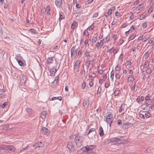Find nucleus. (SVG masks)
Returning <instances> with one entry per match:
<instances>
[{"mask_svg": "<svg viewBox=\"0 0 154 154\" xmlns=\"http://www.w3.org/2000/svg\"><path fill=\"white\" fill-rule=\"evenodd\" d=\"M77 49H75V47L73 46L71 50V57H74L75 58L77 56Z\"/></svg>", "mask_w": 154, "mask_h": 154, "instance_id": "obj_4", "label": "nucleus"}, {"mask_svg": "<svg viewBox=\"0 0 154 154\" xmlns=\"http://www.w3.org/2000/svg\"><path fill=\"white\" fill-rule=\"evenodd\" d=\"M122 122L120 119H118L117 121V124L118 125H120L122 124Z\"/></svg>", "mask_w": 154, "mask_h": 154, "instance_id": "obj_57", "label": "nucleus"}, {"mask_svg": "<svg viewBox=\"0 0 154 154\" xmlns=\"http://www.w3.org/2000/svg\"><path fill=\"white\" fill-rule=\"evenodd\" d=\"M97 38L96 37H93L92 38V41L93 42H95L97 40Z\"/></svg>", "mask_w": 154, "mask_h": 154, "instance_id": "obj_46", "label": "nucleus"}, {"mask_svg": "<svg viewBox=\"0 0 154 154\" xmlns=\"http://www.w3.org/2000/svg\"><path fill=\"white\" fill-rule=\"evenodd\" d=\"M59 78V77L58 76H57L55 77L54 81L52 83H54L55 82V85H57L58 82Z\"/></svg>", "mask_w": 154, "mask_h": 154, "instance_id": "obj_21", "label": "nucleus"}, {"mask_svg": "<svg viewBox=\"0 0 154 154\" xmlns=\"http://www.w3.org/2000/svg\"><path fill=\"white\" fill-rule=\"evenodd\" d=\"M80 63V61L79 60H77L75 63L73 68L74 69L79 70V66Z\"/></svg>", "mask_w": 154, "mask_h": 154, "instance_id": "obj_9", "label": "nucleus"}, {"mask_svg": "<svg viewBox=\"0 0 154 154\" xmlns=\"http://www.w3.org/2000/svg\"><path fill=\"white\" fill-rule=\"evenodd\" d=\"M8 150H9L10 151L12 152L14 151L15 150L16 148L14 146H8Z\"/></svg>", "mask_w": 154, "mask_h": 154, "instance_id": "obj_20", "label": "nucleus"}, {"mask_svg": "<svg viewBox=\"0 0 154 154\" xmlns=\"http://www.w3.org/2000/svg\"><path fill=\"white\" fill-rule=\"evenodd\" d=\"M135 36H136V35L134 34L132 35L131 36L130 38L131 40H132L133 39L135 38Z\"/></svg>", "mask_w": 154, "mask_h": 154, "instance_id": "obj_56", "label": "nucleus"}, {"mask_svg": "<svg viewBox=\"0 0 154 154\" xmlns=\"http://www.w3.org/2000/svg\"><path fill=\"white\" fill-rule=\"evenodd\" d=\"M120 91L119 90H118L117 88H116L114 92V94L115 96H117L120 93Z\"/></svg>", "mask_w": 154, "mask_h": 154, "instance_id": "obj_28", "label": "nucleus"}, {"mask_svg": "<svg viewBox=\"0 0 154 154\" xmlns=\"http://www.w3.org/2000/svg\"><path fill=\"white\" fill-rule=\"evenodd\" d=\"M26 110L29 114H31L32 113V110L30 109H29L28 108L26 109Z\"/></svg>", "mask_w": 154, "mask_h": 154, "instance_id": "obj_35", "label": "nucleus"}, {"mask_svg": "<svg viewBox=\"0 0 154 154\" xmlns=\"http://www.w3.org/2000/svg\"><path fill=\"white\" fill-rule=\"evenodd\" d=\"M143 5H144V4H140V5H138V6L137 7V9L139 10H140L141 8H142Z\"/></svg>", "mask_w": 154, "mask_h": 154, "instance_id": "obj_34", "label": "nucleus"}, {"mask_svg": "<svg viewBox=\"0 0 154 154\" xmlns=\"http://www.w3.org/2000/svg\"><path fill=\"white\" fill-rule=\"evenodd\" d=\"M98 16V13H94V14H93V17L94 18V17H97Z\"/></svg>", "mask_w": 154, "mask_h": 154, "instance_id": "obj_62", "label": "nucleus"}, {"mask_svg": "<svg viewBox=\"0 0 154 154\" xmlns=\"http://www.w3.org/2000/svg\"><path fill=\"white\" fill-rule=\"evenodd\" d=\"M55 4L57 7L58 8H60L63 4L62 0H55Z\"/></svg>", "mask_w": 154, "mask_h": 154, "instance_id": "obj_7", "label": "nucleus"}, {"mask_svg": "<svg viewBox=\"0 0 154 154\" xmlns=\"http://www.w3.org/2000/svg\"><path fill=\"white\" fill-rule=\"evenodd\" d=\"M89 98H87L84 100L83 102V105L86 107H88L89 104Z\"/></svg>", "mask_w": 154, "mask_h": 154, "instance_id": "obj_8", "label": "nucleus"}, {"mask_svg": "<svg viewBox=\"0 0 154 154\" xmlns=\"http://www.w3.org/2000/svg\"><path fill=\"white\" fill-rule=\"evenodd\" d=\"M118 51V49H116L115 50H114V51H113V54H116V53H117Z\"/></svg>", "mask_w": 154, "mask_h": 154, "instance_id": "obj_61", "label": "nucleus"}, {"mask_svg": "<svg viewBox=\"0 0 154 154\" xmlns=\"http://www.w3.org/2000/svg\"><path fill=\"white\" fill-rule=\"evenodd\" d=\"M83 34L85 35V36H88V32L87 31H85Z\"/></svg>", "mask_w": 154, "mask_h": 154, "instance_id": "obj_55", "label": "nucleus"}, {"mask_svg": "<svg viewBox=\"0 0 154 154\" xmlns=\"http://www.w3.org/2000/svg\"><path fill=\"white\" fill-rule=\"evenodd\" d=\"M47 112L46 111H42L40 114L41 117L42 119H44L46 117Z\"/></svg>", "mask_w": 154, "mask_h": 154, "instance_id": "obj_18", "label": "nucleus"}, {"mask_svg": "<svg viewBox=\"0 0 154 154\" xmlns=\"http://www.w3.org/2000/svg\"><path fill=\"white\" fill-rule=\"evenodd\" d=\"M93 0H88L87 1L85 2V4L86 5H88L91 3Z\"/></svg>", "mask_w": 154, "mask_h": 154, "instance_id": "obj_36", "label": "nucleus"}, {"mask_svg": "<svg viewBox=\"0 0 154 154\" xmlns=\"http://www.w3.org/2000/svg\"><path fill=\"white\" fill-rule=\"evenodd\" d=\"M145 116L146 118H149L150 116V114L149 112L146 113L145 114Z\"/></svg>", "mask_w": 154, "mask_h": 154, "instance_id": "obj_45", "label": "nucleus"}, {"mask_svg": "<svg viewBox=\"0 0 154 154\" xmlns=\"http://www.w3.org/2000/svg\"><path fill=\"white\" fill-rule=\"evenodd\" d=\"M90 48H87L85 50V52L84 54L85 56V57H88L90 56V54L91 51L89 50Z\"/></svg>", "mask_w": 154, "mask_h": 154, "instance_id": "obj_14", "label": "nucleus"}, {"mask_svg": "<svg viewBox=\"0 0 154 154\" xmlns=\"http://www.w3.org/2000/svg\"><path fill=\"white\" fill-rule=\"evenodd\" d=\"M38 146L39 147H42L43 145V144L42 143V142H38Z\"/></svg>", "mask_w": 154, "mask_h": 154, "instance_id": "obj_51", "label": "nucleus"}, {"mask_svg": "<svg viewBox=\"0 0 154 154\" xmlns=\"http://www.w3.org/2000/svg\"><path fill=\"white\" fill-rule=\"evenodd\" d=\"M121 69L120 66L117 65L116 67L115 70L117 71H119Z\"/></svg>", "mask_w": 154, "mask_h": 154, "instance_id": "obj_30", "label": "nucleus"}, {"mask_svg": "<svg viewBox=\"0 0 154 154\" xmlns=\"http://www.w3.org/2000/svg\"><path fill=\"white\" fill-rule=\"evenodd\" d=\"M110 39V37L109 35H108L106 36L105 38V41L104 42L106 43H108Z\"/></svg>", "mask_w": 154, "mask_h": 154, "instance_id": "obj_27", "label": "nucleus"}, {"mask_svg": "<svg viewBox=\"0 0 154 154\" xmlns=\"http://www.w3.org/2000/svg\"><path fill=\"white\" fill-rule=\"evenodd\" d=\"M134 80V76L133 75H132L131 76V77H129L128 78V80L129 81V82H131L133 81Z\"/></svg>", "mask_w": 154, "mask_h": 154, "instance_id": "obj_23", "label": "nucleus"}, {"mask_svg": "<svg viewBox=\"0 0 154 154\" xmlns=\"http://www.w3.org/2000/svg\"><path fill=\"white\" fill-rule=\"evenodd\" d=\"M46 11V8H43L41 10V12L42 14H45Z\"/></svg>", "mask_w": 154, "mask_h": 154, "instance_id": "obj_47", "label": "nucleus"}, {"mask_svg": "<svg viewBox=\"0 0 154 154\" xmlns=\"http://www.w3.org/2000/svg\"><path fill=\"white\" fill-rule=\"evenodd\" d=\"M145 17V15L144 14H141L140 15V20H142L144 19Z\"/></svg>", "mask_w": 154, "mask_h": 154, "instance_id": "obj_43", "label": "nucleus"}, {"mask_svg": "<svg viewBox=\"0 0 154 154\" xmlns=\"http://www.w3.org/2000/svg\"><path fill=\"white\" fill-rule=\"evenodd\" d=\"M3 32L1 26L0 25V37L2 36Z\"/></svg>", "mask_w": 154, "mask_h": 154, "instance_id": "obj_52", "label": "nucleus"}, {"mask_svg": "<svg viewBox=\"0 0 154 154\" xmlns=\"http://www.w3.org/2000/svg\"><path fill=\"white\" fill-rule=\"evenodd\" d=\"M81 5L80 4L76 3V7L78 8H81Z\"/></svg>", "mask_w": 154, "mask_h": 154, "instance_id": "obj_58", "label": "nucleus"}, {"mask_svg": "<svg viewBox=\"0 0 154 154\" xmlns=\"http://www.w3.org/2000/svg\"><path fill=\"white\" fill-rule=\"evenodd\" d=\"M5 52L2 50H0V61L4 63L7 59V57H4Z\"/></svg>", "mask_w": 154, "mask_h": 154, "instance_id": "obj_2", "label": "nucleus"}, {"mask_svg": "<svg viewBox=\"0 0 154 154\" xmlns=\"http://www.w3.org/2000/svg\"><path fill=\"white\" fill-rule=\"evenodd\" d=\"M131 126V124L129 123H126L123 125V129H126Z\"/></svg>", "mask_w": 154, "mask_h": 154, "instance_id": "obj_12", "label": "nucleus"}, {"mask_svg": "<svg viewBox=\"0 0 154 154\" xmlns=\"http://www.w3.org/2000/svg\"><path fill=\"white\" fill-rule=\"evenodd\" d=\"M96 147L95 145H87L85 147V150H88H88H92V149L95 148Z\"/></svg>", "mask_w": 154, "mask_h": 154, "instance_id": "obj_10", "label": "nucleus"}, {"mask_svg": "<svg viewBox=\"0 0 154 154\" xmlns=\"http://www.w3.org/2000/svg\"><path fill=\"white\" fill-rule=\"evenodd\" d=\"M91 64V61L89 60H87L85 63V65L87 68L89 67V65Z\"/></svg>", "mask_w": 154, "mask_h": 154, "instance_id": "obj_31", "label": "nucleus"}, {"mask_svg": "<svg viewBox=\"0 0 154 154\" xmlns=\"http://www.w3.org/2000/svg\"><path fill=\"white\" fill-rule=\"evenodd\" d=\"M149 55V54L147 52H146L145 54L144 55V56L145 57V58H147L148 57Z\"/></svg>", "mask_w": 154, "mask_h": 154, "instance_id": "obj_54", "label": "nucleus"}, {"mask_svg": "<svg viewBox=\"0 0 154 154\" xmlns=\"http://www.w3.org/2000/svg\"><path fill=\"white\" fill-rule=\"evenodd\" d=\"M109 83L106 82L105 84V87L106 88H108L109 87Z\"/></svg>", "mask_w": 154, "mask_h": 154, "instance_id": "obj_60", "label": "nucleus"}, {"mask_svg": "<svg viewBox=\"0 0 154 154\" xmlns=\"http://www.w3.org/2000/svg\"><path fill=\"white\" fill-rule=\"evenodd\" d=\"M65 18V16L63 14V13L62 12H60L59 13V23L60 24L61 20Z\"/></svg>", "mask_w": 154, "mask_h": 154, "instance_id": "obj_11", "label": "nucleus"}, {"mask_svg": "<svg viewBox=\"0 0 154 154\" xmlns=\"http://www.w3.org/2000/svg\"><path fill=\"white\" fill-rule=\"evenodd\" d=\"M115 77L116 79H119L120 78V75L119 74L116 73L115 75Z\"/></svg>", "mask_w": 154, "mask_h": 154, "instance_id": "obj_64", "label": "nucleus"}, {"mask_svg": "<svg viewBox=\"0 0 154 154\" xmlns=\"http://www.w3.org/2000/svg\"><path fill=\"white\" fill-rule=\"evenodd\" d=\"M85 85H86V82L85 81H84L83 82V83L82 84V88L83 89H84L85 88Z\"/></svg>", "mask_w": 154, "mask_h": 154, "instance_id": "obj_40", "label": "nucleus"}, {"mask_svg": "<svg viewBox=\"0 0 154 154\" xmlns=\"http://www.w3.org/2000/svg\"><path fill=\"white\" fill-rule=\"evenodd\" d=\"M75 137L74 142L75 143L76 146L78 147H81L82 145L84 138L83 136L77 134L74 135Z\"/></svg>", "mask_w": 154, "mask_h": 154, "instance_id": "obj_1", "label": "nucleus"}, {"mask_svg": "<svg viewBox=\"0 0 154 154\" xmlns=\"http://www.w3.org/2000/svg\"><path fill=\"white\" fill-rule=\"evenodd\" d=\"M136 83L134 84L133 86L131 88V91L133 92H134L135 91V89L136 87Z\"/></svg>", "mask_w": 154, "mask_h": 154, "instance_id": "obj_33", "label": "nucleus"}, {"mask_svg": "<svg viewBox=\"0 0 154 154\" xmlns=\"http://www.w3.org/2000/svg\"><path fill=\"white\" fill-rule=\"evenodd\" d=\"M149 62L148 61H147L146 62H145L144 64L143 65V68L144 67H146L147 66H148L149 65Z\"/></svg>", "mask_w": 154, "mask_h": 154, "instance_id": "obj_32", "label": "nucleus"}, {"mask_svg": "<svg viewBox=\"0 0 154 154\" xmlns=\"http://www.w3.org/2000/svg\"><path fill=\"white\" fill-rule=\"evenodd\" d=\"M32 146L33 147H35V148H36L37 147H38L39 146H38V143L35 144L34 145H33Z\"/></svg>", "mask_w": 154, "mask_h": 154, "instance_id": "obj_59", "label": "nucleus"}, {"mask_svg": "<svg viewBox=\"0 0 154 154\" xmlns=\"http://www.w3.org/2000/svg\"><path fill=\"white\" fill-rule=\"evenodd\" d=\"M28 146H26L23 148L21 149L20 150V152H23L24 150H26L27 149V148H28Z\"/></svg>", "mask_w": 154, "mask_h": 154, "instance_id": "obj_49", "label": "nucleus"}, {"mask_svg": "<svg viewBox=\"0 0 154 154\" xmlns=\"http://www.w3.org/2000/svg\"><path fill=\"white\" fill-rule=\"evenodd\" d=\"M142 109L144 110H147L148 109V106L146 104H143L141 106Z\"/></svg>", "mask_w": 154, "mask_h": 154, "instance_id": "obj_25", "label": "nucleus"}, {"mask_svg": "<svg viewBox=\"0 0 154 154\" xmlns=\"http://www.w3.org/2000/svg\"><path fill=\"white\" fill-rule=\"evenodd\" d=\"M29 31L33 34H35L36 32V30L34 29H30Z\"/></svg>", "mask_w": 154, "mask_h": 154, "instance_id": "obj_29", "label": "nucleus"}, {"mask_svg": "<svg viewBox=\"0 0 154 154\" xmlns=\"http://www.w3.org/2000/svg\"><path fill=\"white\" fill-rule=\"evenodd\" d=\"M20 85H24L26 80V77L25 75L23 74H21L20 77Z\"/></svg>", "mask_w": 154, "mask_h": 154, "instance_id": "obj_5", "label": "nucleus"}, {"mask_svg": "<svg viewBox=\"0 0 154 154\" xmlns=\"http://www.w3.org/2000/svg\"><path fill=\"white\" fill-rule=\"evenodd\" d=\"M99 135L100 137L103 136L104 134V133L102 128L101 126L99 127Z\"/></svg>", "mask_w": 154, "mask_h": 154, "instance_id": "obj_19", "label": "nucleus"}, {"mask_svg": "<svg viewBox=\"0 0 154 154\" xmlns=\"http://www.w3.org/2000/svg\"><path fill=\"white\" fill-rule=\"evenodd\" d=\"M7 105V102H5L3 104H2V105H0V106H2V108H4L5 106Z\"/></svg>", "mask_w": 154, "mask_h": 154, "instance_id": "obj_48", "label": "nucleus"}, {"mask_svg": "<svg viewBox=\"0 0 154 154\" xmlns=\"http://www.w3.org/2000/svg\"><path fill=\"white\" fill-rule=\"evenodd\" d=\"M117 140L120 141L121 140L120 138H118L117 137L115 138H110L109 140L108 143H112L115 141H116Z\"/></svg>", "mask_w": 154, "mask_h": 154, "instance_id": "obj_16", "label": "nucleus"}, {"mask_svg": "<svg viewBox=\"0 0 154 154\" xmlns=\"http://www.w3.org/2000/svg\"><path fill=\"white\" fill-rule=\"evenodd\" d=\"M54 57V56H53L52 57H50L48 58L46 60L47 63L48 64H49L52 63L54 61L53 59Z\"/></svg>", "mask_w": 154, "mask_h": 154, "instance_id": "obj_13", "label": "nucleus"}, {"mask_svg": "<svg viewBox=\"0 0 154 154\" xmlns=\"http://www.w3.org/2000/svg\"><path fill=\"white\" fill-rule=\"evenodd\" d=\"M101 91V88L99 86L98 88L97 94H100Z\"/></svg>", "mask_w": 154, "mask_h": 154, "instance_id": "obj_41", "label": "nucleus"}, {"mask_svg": "<svg viewBox=\"0 0 154 154\" xmlns=\"http://www.w3.org/2000/svg\"><path fill=\"white\" fill-rule=\"evenodd\" d=\"M57 72V69L54 67H52L50 69V72L51 74L54 75Z\"/></svg>", "mask_w": 154, "mask_h": 154, "instance_id": "obj_17", "label": "nucleus"}, {"mask_svg": "<svg viewBox=\"0 0 154 154\" xmlns=\"http://www.w3.org/2000/svg\"><path fill=\"white\" fill-rule=\"evenodd\" d=\"M143 29L147 27V24L146 22H144L143 24Z\"/></svg>", "mask_w": 154, "mask_h": 154, "instance_id": "obj_53", "label": "nucleus"}, {"mask_svg": "<svg viewBox=\"0 0 154 154\" xmlns=\"http://www.w3.org/2000/svg\"><path fill=\"white\" fill-rule=\"evenodd\" d=\"M95 129L94 128H91L89 131H88V133L87 135H88L92 131H95Z\"/></svg>", "mask_w": 154, "mask_h": 154, "instance_id": "obj_44", "label": "nucleus"}, {"mask_svg": "<svg viewBox=\"0 0 154 154\" xmlns=\"http://www.w3.org/2000/svg\"><path fill=\"white\" fill-rule=\"evenodd\" d=\"M113 118V115L111 114H109L107 116L106 119V122L109 124V127L111 126V124L112 122V119Z\"/></svg>", "mask_w": 154, "mask_h": 154, "instance_id": "obj_3", "label": "nucleus"}, {"mask_svg": "<svg viewBox=\"0 0 154 154\" xmlns=\"http://www.w3.org/2000/svg\"><path fill=\"white\" fill-rule=\"evenodd\" d=\"M110 77L111 78L112 80H113L114 78V72L112 70L111 72Z\"/></svg>", "mask_w": 154, "mask_h": 154, "instance_id": "obj_39", "label": "nucleus"}, {"mask_svg": "<svg viewBox=\"0 0 154 154\" xmlns=\"http://www.w3.org/2000/svg\"><path fill=\"white\" fill-rule=\"evenodd\" d=\"M8 146L3 145L0 147V149L1 150H8Z\"/></svg>", "mask_w": 154, "mask_h": 154, "instance_id": "obj_22", "label": "nucleus"}, {"mask_svg": "<svg viewBox=\"0 0 154 154\" xmlns=\"http://www.w3.org/2000/svg\"><path fill=\"white\" fill-rule=\"evenodd\" d=\"M94 23H93L92 25L89 27H88V29L89 31L92 30L94 28V26L93 25Z\"/></svg>", "mask_w": 154, "mask_h": 154, "instance_id": "obj_38", "label": "nucleus"}, {"mask_svg": "<svg viewBox=\"0 0 154 154\" xmlns=\"http://www.w3.org/2000/svg\"><path fill=\"white\" fill-rule=\"evenodd\" d=\"M67 147L71 151H74L75 150V148L72 142H68L67 145Z\"/></svg>", "mask_w": 154, "mask_h": 154, "instance_id": "obj_6", "label": "nucleus"}, {"mask_svg": "<svg viewBox=\"0 0 154 154\" xmlns=\"http://www.w3.org/2000/svg\"><path fill=\"white\" fill-rule=\"evenodd\" d=\"M17 61L19 64L21 66H24V63L23 62L21 61V60H20L19 59H17Z\"/></svg>", "mask_w": 154, "mask_h": 154, "instance_id": "obj_26", "label": "nucleus"}, {"mask_svg": "<svg viewBox=\"0 0 154 154\" xmlns=\"http://www.w3.org/2000/svg\"><path fill=\"white\" fill-rule=\"evenodd\" d=\"M48 131V129L45 127H43L42 128L41 132L43 135L46 134Z\"/></svg>", "mask_w": 154, "mask_h": 154, "instance_id": "obj_15", "label": "nucleus"}, {"mask_svg": "<svg viewBox=\"0 0 154 154\" xmlns=\"http://www.w3.org/2000/svg\"><path fill=\"white\" fill-rule=\"evenodd\" d=\"M88 153L89 154H96V153L93 152L92 150H88Z\"/></svg>", "mask_w": 154, "mask_h": 154, "instance_id": "obj_42", "label": "nucleus"}, {"mask_svg": "<svg viewBox=\"0 0 154 154\" xmlns=\"http://www.w3.org/2000/svg\"><path fill=\"white\" fill-rule=\"evenodd\" d=\"M50 10V6L49 5H48L46 7V11L47 12V14H48V15H51V13L49 12Z\"/></svg>", "mask_w": 154, "mask_h": 154, "instance_id": "obj_24", "label": "nucleus"}, {"mask_svg": "<svg viewBox=\"0 0 154 154\" xmlns=\"http://www.w3.org/2000/svg\"><path fill=\"white\" fill-rule=\"evenodd\" d=\"M124 42V40L123 39L120 40L119 41V45H121Z\"/></svg>", "mask_w": 154, "mask_h": 154, "instance_id": "obj_63", "label": "nucleus"}, {"mask_svg": "<svg viewBox=\"0 0 154 154\" xmlns=\"http://www.w3.org/2000/svg\"><path fill=\"white\" fill-rule=\"evenodd\" d=\"M147 73L150 74L151 72V69L150 68H148L146 71Z\"/></svg>", "mask_w": 154, "mask_h": 154, "instance_id": "obj_37", "label": "nucleus"}, {"mask_svg": "<svg viewBox=\"0 0 154 154\" xmlns=\"http://www.w3.org/2000/svg\"><path fill=\"white\" fill-rule=\"evenodd\" d=\"M100 43L99 42H98L96 44L95 46L98 49L100 48Z\"/></svg>", "mask_w": 154, "mask_h": 154, "instance_id": "obj_50", "label": "nucleus"}]
</instances>
